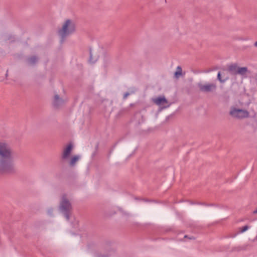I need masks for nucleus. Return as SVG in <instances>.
<instances>
[{
    "mask_svg": "<svg viewBox=\"0 0 257 257\" xmlns=\"http://www.w3.org/2000/svg\"><path fill=\"white\" fill-rule=\"evenodd\" d=\"M15 152L7 143L0 141V174H13L16 172Z\"/></svg>",
    "mask_w": 257,
    "mask_h": 257,
    "instance_id": "1",
    "label": "nucleus"
},
{
    "mask_svg": "<svg viewBox=\"0 0 257 257\" xmlns=\"http://www.w3.org/2000/svg\"><path fill=\"white\" fill-rule=\"evenodd\" d=\"M76 31V23L71 19H67L62 24L61 27L58 30V34L61 41L63 42L66 38Z\"/></svg>",
    "mask_w": 257,
    "mask_h": 257,
    "instance_id": "2",
    "label": "nucleus"
},
{
    "mask_svg": "<svg viewBox=\"0 0 257 257\" xmlns=\"http://www.w3.org/2000/svg\"><path fill=\"white\" fill-rule=\"evenodd\" d=\"M59 209L64 215L67 220H69L70 216L72 211V206L70 201L65 195H63L61 197L59 206Z\"/></svg>",
    "mask_w": 257,
    "mask_h": 257,
    "instance_id": "3",
    "label": "nucleus"
},
{
    "mask_svg": "<svg viewBox=\"0 0 257 257\" xmlns=\"http://www.w3.org/2000/svg\"><path fill=\"white\" fill-rule=\"evenodd\" d=\"M228 71L231 74H238L245 77L248 72V69L246 67H240L236 63L228 66Z\"/></svg>",
    "mask_w": 257,
    "mask_h": 257,
    "instance_id": "4",
    "label": "nucleus"
},
{
    "mask_svg": "<svg viewBox=\"0 0 257 257\" xmlns=\"http://www.w3.org/2000/svg\"><path fill=\"white\" fill-rule=\"evenodd\" d=\"M197 86L199 90L204 93H214L217 89L215 83H199Z\"/></svg>",
    "mask_w": 257,
    "mask_h": 257,
    "instance_id": "5",
    "label": "nucleus"
},
{
    "mask_svg": "<svg viewBox=\"0 0 257 257\" xmlns=\"http://www.w3.org/2000/svg\"><path fill=\"white\" fill-rule=\"evenodd\" d=\"M229 114L232 117L237 119H242L249 116V112L247 110L235 107L231 108Z\"/></svg>",
    "mask_w": 257,
    "mask_h": 257,
    "instance_id": "6",
    "label": "nucleus"
},
{
    "mask_svg": "<svg viewBox=\"0 0 257 257\" xmlns=\"http://www.w3.org/2000/svg\"><path fill=\"white\" fill-rule=\"evenodd\" d=\"M152 100L155 104L161 106V108H167L170 105L168 103V100L164 96L153 98Z\"/></svg>",
    "mask_w": 257,
    "mask_h": 257,
    "instance_id": "7",
    "label": "nucleus"
},
{
    "mask_svg": "<svg viewBox=\"0 0 257 257\" xmlns=\"http://www.w3.org/2000/svg\"><path fill=\"white\" fill-rule=\"evenodd\" d=\"M74 146L72 143H70L65 146L62 152L61 159L64 161L68 160L73 150Z\"/></svg>",
    "mask_w": 257,
    "mask_h": 257,
    "instance_id": "8",
    "label": "nucleus"
},
{
    "mask_svg": "<svg viewBox=\"0 0 257 257\" xmlns=\"http://www.w3.org/2000/svg\"><path fill=\"white\" fill-rule=\"evenodd\" d=\"M39 57L37 55H31L27 57L25 59V63L29 66H34L39 60Z\"/></svg>",
    "mask_w": 257,
    "mask_h": 257,
    "instance_id": "9",
    "label": "nucleus"
},
{
    "mask_svg": "<svg viewBox=\"0 0 257 257\" xmlns=\"http://www.w3.org/2000/svg\"><path fill=\"white\" fill-rule=\"evenodd\" d=\"M66 101V99H64L60 97L58 94H55L53 101V104L55 107L58 108L63 105Z\"/></svg>",
    "mask_w": 257,
    "mask_h": 257,
    "instance_id": "10",
    "label": "nucleus"
},
{
    "mask_svg": "<svg viewBox=\"0 0 257 257\" xmlns=\"http://www.w3.org/2000/svg\"><path fill=\"white\" fill-rule=\"evenodd\" d=\"M80 158V157L78 155H75L72 156L69 162V166L71 167H74Z\"/></svg>",
    "mask_w": 257,
    "mask_h": 257,
    "instance_id": "11",
    "label": "nucleus"
},
{
    "mask_svg": "<svg viewBox=\"0 0 257 257\" xmlns=\"http://www.w3.org/2000/svg\"><path fill=\"white\" fill-rule=\"evenodd\" d=\"M182 75V70L180 66H178L176 68V71L174 73V77L178 79Z\"/></svg>",
    "mask_w": 257,
    "mask_h": 257,
    "instance_id": "12",
    "label": "nucleus"
},
{
    "mask_svg": "<svg viewBox=\"0 0 257 257\" xmlns=\"http://www.w3.org/2000/svg\"><path fill=\"white\" fill-rule=\"evenodd\" d=\"M249 228L248 225H245L244 226L239 228V233H243L246 231Z\"/></svg>",
    "mask_w": 257,
    "mask_h": 257,
    "instance_id": "13",
    "label": "nucleus"
},
{
    "mask_svg": "<svg viewBox=\"0 0 257 257\" xmlns=\"http://www.w3.org/2000/svg\"><path fill=\"white\" fill-rule=\"evenodd\" d=\"M217 79L221 83H224L225 82V80H222L221 77V73L220 72L218 73L217 74Z\"/></svg>",
    "mask_w": 257,
    "mask_h": 257,
    "instance_id": "14",
    "label": "nucleus"
},
{
    "mask_svg": "<svg viewBox=\"0 0 257 257\" xmlns=\"http://www.w3.org/2000/svg\"><path fill=\"white\" fill-rule=\"evenodd\" d=\"M47 213L50 215L53 216V208H50L47 211Z\"/></svg>",
    "mask_w": 257,
    "mask_h": 257,
    "instance_id": "15",
    "label": "nucleus"
},
{
    "mask_svg": "<svg viewBox=\"0 0 257 257\" xmlns=\"http://www.w3.org/2000/svg\"><path fill=\"white\" fill-rule=\"evenodd\" d=\"M129 95L130 93L128 92L125 93L123 95V98L125 99Z\"/></svg>",
    "mask_w": 257,
    "mask_h": 257,
    "instance_id": "16",
    "label": "nucleus"
},
{
    "mask_svg": "<svg viewBox=\"0 0 257 257\" xmlns=\"http://www.w3.org/2000/svg\"><path fill=\"white\" fill-rule=\"evenodd\" d=\"M252 213L253 214H257V207L256 209L253 211Z\"/></svg>",
    "mask_w": 257,
    "mask_h": 257,
    "instance_id": "17",
    "label": "nucleus"
},
{
    "mask_svg": "<svg viewBox=\"0 0 257 257\" xmlns=\"http://www.w3.org/2000/svg\"><path fill=\"white\" fill-rule=\"evenodd\" d=\"M254 46L257 47V41L254 43Z\"/></svg>",
    "mask_w": 257,
    "mask_h": 257,
    "instance_id": "18",
    "label": "nucleus"
},
{
    "mask_svg": "<svg viewBox=\"0 0 257 257\" xmlns=\"http://www.w3.org/2000/svg\"><path fill=\"white\" fill-rule=\"evenodd\" d=\"M189 239H194L195 238L194 237H189Z\"/></svg>",
    "mask_w": 257,
    "mask_h": 257,
    "instance_id": "19",
    "label": "nucleus"
},
{
    "mask_svg": "<svg viewBox=\"0 0 257 257\" xmlns=\"http://www.w3.org/2000/svg\"><path fill=\"white\" fill-rule=\"evenodd\" d=\"M95 153H94L93 154V155H92V156H93V157H94V156H95Z\"/></svg>",
    "mask_w": 257,
    "mask_h": 257,
    "instance_id": "20",
    "label": "nucleus"
},
{
    "mask_svg": "<svg viewBox=\"0 0 257 257\" xmlns=\"http://www.w3.org/2000/svg\"><path fill=\"white\" fill-rule=\"evenodd\" d=\"M184 237L186 238V237H188V236H187V235H185Z\"/></svg>",
    "mask_w": 257,
    "mask_h": 257,
    "instance_id": "21",
    "label": "nucleus"
}]
</instances>
